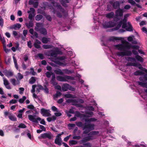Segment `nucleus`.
<instances>
[{
  "instance_id": "nucleus-1",
  "label": "nucleus",
  "mask_w": 147,
  "mask_h": 147,
  "mask_svg": "<svg viewBox=\"0 0 147 147\" xmlns=\"http://www.w3.org/2000/svg\"><path fill=\"white\" fill-rule=\"evenodd\" d=\"M122 38H119L117 37H113L112 38L111 40L113 41L116 40H121V44H118L115 45L114 46V47L116 49L118 50L122 51H119L117 52V55L123 57L124 56H130L131 53L130 51H126V49H129L131 48L136 49H139V47L137 45H129V43L127 41L122 40Z\"/></svg>"
},
{
  "instance_id": "nucleus-2",
  "label": "nucleus",
  "mask_w": 147,
  "mask_h": 147,
  "mask_svg": "<svg viewBox=\"0 0 147 147\" xmlns=\"http://www.w3.org/2000/svg\"><path fill=\"white\" fill-rule=\"evenodd\" d=\"M129 16V14H127L124 16V18L123 21H121L118 25L119 28L122 25V28H126V30L129 31H133V27L130 22H128L127 23V18Z\"/></svg>"
},
{
  "instance_id": "nucleus-3",
  "label": "nucleus",
  "mask_w": 147,
  "mask_h": 147,
  "mask_svg": "<svg viewBox=\"0 0 147 147\" xmlns=\"http://www.w3.org/2000/svg\"><path fill=\"white\" fill-rule=\"evenodd\" d=\"M51 3L54 6L57 7L58 9H59L61 11L62 13V15L61 13L59 12H56L55 9H54L53 11V12L55 14L56 13L57 16L59 18L61 17L62 16H63L65 17H66L67 16V12L64 9L62 8L61 6L59 5V3L56 2L54 1H52L51 2Z\"/></svg>"
},
{
  "instance_id": "nucleus-4",
  "label": "nucleus",
  "mask_w": 147,
  "mask_h": 147,
  "mask_svg": "<svg viewBox=\"0 0 147 147\" xmlns=\"http://www.w3.org/2000/svg\"><path fill=\"white\" fill-rule=\"evenodd\" d=\"M34 29L37 31L39 32L41 34L46 35L47 34V31L46 29L43 27V25L42 23H37Z\"/></svg>"
},
{
  "instance_id": "nucleus-5",
  "label": "nucleus",
  "mask_w": 147,
  "mask_h": 147,
  "mask_svg": "<svg viewBox=\"0 0 147 147\" xmlns=\"http://www.w3.org/2000/svg\"><path fill=\"white\" fill-rule=\"evenodd\" d=\"M94 129V125L90 123H85L83 127V129L84 130L83 133L84 134L88 133L90 131Z\"/></svg>"
},
{
  "instance_id": "nucleus-6",
  "label": "nucleus",
  "mask_w": 147,
  "mask_h": 147,
  "mask_svg": "<svg viewBox=\"0 0 147 147\" xmlns=\"http://www.w3.org/2000/svg\"><path fill=\"white\" fill-rule=\"evenodd\" d=\"M57 80L61 82L68 81L69 80H74V77L65 75L63 76H58L57 77Z\"/></svg>"
},
{
  "instance_id": "nucleus-7",
  "label": "nucleus",
  "mask_w": 147,
  "mask_h": 147,
  "mask_svg": "<svg viewBox=\"0 0 147 147\" xmlns=\"http://www.w3.org/2000/svg\"><path fill=\"white\" fill-rule=\"evenodd\" d=\"M62 90L63 91H66L69 90L72 91H74L75 89L72 87L71 86L67 84H63L61 86Z\"/></svg>"
},
{
  "instance_id": "nucleus-8",
  "label": "nucleus",
  "mask_w": 147,
  "mask_h": 147,
  "mask_svg": "<svg viewBox=\"0 0 147 147\" xmlns=\"http://www.w3.org/2000/svg\"><path fill=\"white\" fill-rule=\"evenodd\" d=\"M115 23L112 21L105 22L102 24L103 27L105 28L113 27L115 26Z\"/></svg>"
},
{
  "instance_id": "nucleus-9",
  "label": "nucleus",
  "mask_w": 147,
  "mask_h": 147,
  "mask_svg": "<svg viewBox=\"0 0 147 147\" xmlns=\"http://www.w3.org/2000/svg\"><path fill=\"white\" fill-rule=\"evenodd\" d=\"M35 116L32 115H28V118L30 120L35 123H37L38 121H40L41 120V118L39 117L35 118Z\"/></svg>"
},
{
  "instance_id": "nucleus-10",
  "label": "nucleus",
  "mask_w": 147,
  "mask_h": 147,
  "mask_svg": "<svg viewBox=\"0 0 147 147\" xmlns=\"http://www.w3.org/2000/svg\"><path fill=\"white\" fill-rule=\"evenodd\" d=\"M41 113L43 116L45 117H48L51 115L50 111L44 108L41 109Z\"/></svg>"
},
{
  "instance_id": "nucleus-11",
  "label": "nucleus",
  "mask_w": 147,
  "mask_h": 147,
  "mask_svg": "<svg viewBox=\"0 0 147 147\" xmlns=\"http://www.w3.org/2000/svg\"><path fill=\"white\" fill-rule=\"evenodd\" d=\"M123 10L120 8L116 10L115 12V18L117 19L119 17H122L123 15Z\"/></svg>"
},
{
  "instance_id": "nucleus-12",
  "label": "nucleus",
  "mask_w": 147,
  "mask_h": 147,
  "mask_svg": "<svg viewBox=\"0 0 147 147\" xmlns=\"http://www.w3.org/2000/svg\"><path fill=\"white\" fill-rule=\"evenodd\" d=\"M53 137V136L51 133H45L41 134V136L39 138L43 139L47 138L49 139H51Z\"/></svg>"
},
{
  "instance_id": "nucleus-13",
  "label": "nucleus",
  "mask_w": 147,
  "mask_h": 147,
  "mask_svg": "<svg viewBox=\"0 0 147 147\" xmlns=\"http://www.w3.org/2000/svg\"><path fill=\"white\" fill-rule=\"evenodd\" d=\"M94 139L92 136H88L85 137L83 138V139L80 141V144H85V142H88L91 140Z\"/></svg>"
},
{
  "instance_id": "nucleus-14",
  "label": "nucleus",
  "mask_w": 147,
  "mask_h": 147,
  "mask_svg": "<svg viewBox=\"0 0 147 147\" xmlns=\"http://www.w3.org/2000/svg\"><path fill=\"white\" fill-rule=\"evenodd\" d=\"M61 142L62 140L61 137L57 135L55 140V143L59 146H61Z\"/></svg>"
},
{
  "instance_id": "nucleus-15",
  "label": "nucleus",
  "mask_w": 147,
  "mask_h": 147,
  "mask_svg": "<svg viewBox=\"0 0 147 147\" xmlns=\"http://www.w3.org/2000/svg\"><path fill=\"white\" fill-rule=\"evenodd\" d=\"M106 17L109 19L114 18V13L113 12H111L105 14Z\"/></svg>"
},
{
  "instance_id": "nucleus-16",
  "label": "nucleus",
  "mask_w": 147,
  "mask_h": 147,
  "mask_svg": "<svg viewBox=\"0 0 147 147\" xmlns=\"http://www.w3.org/2000/svg\"><path fill=\"white\" fill-rule=\"evenodd\" d=\"M10 81L12 84L14 86L19 84H20L19 80H16L14 78L11 79L10 80Z\"/></svg>"
},
{
  "instance_id": "nucleus-17",
  "label": "nucleus",
  "mask_w": 147,
  "mask_h": 147,
  "mask_svg": "<svg viewBox=\"0 0 147 147\" xmlns=\"http://www.w3.org/2000/svg\"><path fill=\"white\" fill-rule=\"evenodd\" d=\"M5 75L7 77L12 76L13 74V73L11 71H4Z\"/></svg>"
},
{
  "instance_id": "nucleus-18",
  "label": "nucleus",
  "mask_w": 147,
  "mask_h": 147,
  "mask_svg": "<svg viewBox=\"0 0 147 147\" xmlns=\"http://www.w3.org/2000/svg\"><path fill=\"white\" fill-rule=\"evenodd\" d=\"M64 96L65 97L67 98H74L76 97L75 95H73L70 94H64Z\"/></svg>"
},
{
  "instance_id": "nucleus-19",
  "label": "nucleus",
  "mask_w": 147,
  "mask_h": 147,
  "mask_svg": "<svg viewBox=\"0 0 147 147\" xmlns=\"http://www.w3.org/2000/svg\"><path fill=\"white\" fill-rule=\"evenodd\" d=\"M134 38V36H129L127 38V40L129 41L132 42V43L133 44H137V42L136 40L133 41Z\"/></svg>"
},
{
  "instance_id": "nucleus-20",
  "label": "nucleus",
  "mask_w": 147,
  "mask_h": 147,
  "mask_svg": "<svg viewBox=\"0 0 147 147\" xmlns=\"http://www.w3.org/2000/svg\"><path fill=\"white\" fill-rule=\"evenodd\" d=\"M25 24L27 27L28 28L32 27L33 26V21L32 20L29 21L28 23L27 22Z\"/></svg>"
},
{
  "instance_id": "nucleus-21",
  "label": "nucleus",
  "mask_w": 147,
  "mask_h": 147,
  "mask_svg": "<svg viewBox=\"0 0 147 147\" xmlns=\"http://www.w3.org/2000/svg\"><path fill=\"white\" fill-rule=\"evenodd\" d=\"M119 3L118 1H116L113 3V7L115 9H117L119 8Z\"/></svg>"
},
{
  "instance_id": "nucleus-22",
  "label": "nucleus",
  "mask_w": 147,
  "mask_h": 147,
  "mask_svg": "<svg viewBox=\"0 0 147 147\" xmlns=\"http://www.w3.org/2000/svg\"><path fill=\"white\" fill-rule=\"evenodd\" d=\"M59 1L62 5L65 7H66L67 6L66 3H69V0H64V1L63 0H59Z\"/></svg>"
},
{
  "instance_id": "nucleus-23",
  "label": "nucleus",
  "mask_w": 147,
  "mask_h": 147,
  "mask_svg": "<svg viewBox=\"0 0 147 147\" xmlns=\"http://www.w3.org/2000/svg\"><path fill=\"white\" fill-rule=\"evenodd\" d=\"M56 119L57 118L55 116L53 115L51 117H48L47 120L49 122H50L51 121H55Z\"/></svg>"
},
{
  "instance_id": "nucleus-24",
  "label": "nucleus",
  "mask_w": 147,
  "mask_h": 147,
  "mask_svg": "<svg viewBox=\"0 0 147 147\" xmlns=\"http://www.w3.org/2000/svg\"><path fill=\"white\" fill-rule=\"evenodd\" d=\"M50 39L45 37H43L42 39V42L44 43H47L48 42L50 41Z\"/></svg>"
},
{
  "instance_id": "nucleus-25",
  "label": "nucleus",
  "mask_w": 147,
  "mask_h": 147,
  "mask_svg": "<svg viewBox=\"0 0 147 147\" xmlns=\"http://www.w3.org/2000/svg\"><path fill=\"white\" fill-rule=\"evenodd\" d=\"M54 72L56 74L60 75H63V72L62 70V71L61 69H57L56 70H54Z\"/></svg>"
},
{
  "instance_id": "nucleus-26",
  "label": "nucleus",
  "mask_w": 147,
  "mask_h": 147,
  "mask_svg": "<svg viewBox=\"0 0 147 147\" xmlns=\"http://www.w3.org/2000/svg\"><path fill=\"white\" fill-rule=\"evenodd\" d=\"M63 73H65L67 74H69L73 73L74 71H71L70 70H69L67 69H63L62 70Z\"/></svg>"
},
{
  "instance_id": "nucleus-27",
  "label": "nucleus",
  "mask_w": 147,
  "mask_h": 147,
  "mask_svg": "<svg viewBox=\"0 0 147 147\" xmlns=\"http://www.w3.org/2000/svg\"><path fill=\"white\" fill-rule=\"evenodd\" d=\"M21 27V25L19 24H16L13 25L12 28L15 30H16L17 28L19 29Z\"/></svg>"
},
{
  "instance_id": "nucleus-28",
  "label": "nucleus",
  "mask_w": 147,
  "mask_h": 147,
  "mask_svg": "<svg viewBox=\"0 0 147 147\" xmlns=\"http://www.w3.org/2000/svg\"><path fill=\"white\" fill-rule=\"evenodd\" d=\"M55 62L57 64L59 65L62 66H64L67 65V64L64 63H62L60 61H55Z\"/></svg>"
},
{
  "instance_id": "nucleus-29",
  "label": "nucleus",
  "mask_w": 147,
  "mask_h": 147,
  "mask_svg": "<svg viewBox=\"0 0 147 147\" xmlns=\"http://www.w3.org/2000/svg\"><path fill=\"white\" fill-rule=\"evenodd\" d=\"M9 119L12 121H16V118L12 114H10L8 116Z\"/></svg>"
},
{
  "instance_id": "nucleus-30",
  "label": "nucleus",
  "mask_w": 147,
  "mask_h": 147,
  "mask_svg": "<svg viewBox=\"0 0 147 147\" xmlns=\"http://www.w3.org/2000/svg\"><path fill=\"white\" fill-rule=\"evenodd\" d=\"M36 81V78L34 77H32L29 80V83L31 84H34Z\"/></svg>"
},
{
  "instance_id": "nucleus-31",
  "label": "nucleus",
  "mask_w": 147,
  "mask_h": 147,
  "mask_svg": "<svg viewBox=\"0 0 147 147\" xmlns=\"http://www.w3.org/2000/svg\"><path fill=\"white\" fill-rule=\"evenodd\" d=\"M144 74L143 72L139 70L136 71L134 73V75L135 76L142 75Z\"/></svg>"
},
{
  "instance_id": "nucleus-32",
  "label": "nucleus",
  "mask_w": 147,
  "mask_h": 147,
  "mask_svg": "<svg viewBox=\"0 0 147 147\" xmlns=\"http://www.w3.org/2000/svg\"><path fill=\"white\" fill-rule=\"evenodd\" d=\"M97 119L94 118H91L90 119H85V121L86 122H89L91 121H95Z\"/></svg>"
},
{
  "instance_id": "nucleus-33",
  "label": "nucleus",
  "mask_w": 147,
  "mask_h": 147,
  "mask_svg": "<svg viewBox=\"0 0 147 147\" xmlns=\"http://www.w3.org/2000/svg\"><path fill=\"white\" fill-rule=\"evenodd\" d=\"M136 59L138 61H140L141 62H142L143 61V58L140 56L137 55L135 57Z\"/></svg>"
},
{
  "instance_id": "nucleus-34",
  "label": "nucleus",
  "mask_w": 147,
  "mask_h": 147,
  "mask_svg": "<svg viewBox=\"0 0 147 147\" xmlns=\"http://www.w3.org/2000/svg\"><path fill=\"white\" fill-rule=\"evenodd\" d=\"M99 132L97 131H94L90 132L88 134L89 135L94 136L98 134Z\"/></svg>"
},
{
  "instance_id": "nucleus-35",
  "label": "nucleus",
  "mask_w": 147,
  "mask_h": 147,
  "mask_svg": "<svg viewBox=\"0 0 147 147\" xmlns=\"http://www.w3.org/2000/svg\"><path fill=\"white\" fill-rule=\"evenodd\" d=\"M43 88L42 86L40 85H38L37 86L36 88V92H40V90L43 89Z\"/></svg>"
},
{
  "instance_id": "nucleus-36",
  "label": "nucleus",
  "mask_w": 147,
  "mask_h": 147,
  "mask_svg": "<svg viewBox=\"0 0 147 147\" xmlns=\"http://www.w3.org/2000/svg\"><path fill=\"white\" fill-rule=\"evenodd\" d=\"M78 142V141L75 140H71L69 141L70 145L76 144Z\"/></svg>"
},
{
  "instance_id": "nucleus-37",
  "label": "nucleus",
  "mask_w": 147,
  "mask_h": 147,
  "mask_svg": "<svg viewBox=\"0 0 147 147\" xmlns=\"http://www.w3.org/2000/svg\"><path fill=\"white\" fill-rule=\"evenodd\" d=\"M42 18V16L41 15L39 14L36 15L35 18V19L36 21H39L41 20Z\"/></svg>"
},
{
  "instance_id": "nucleus-38",
  "label": "nucleus",
  "mask_w": 147,
  "mask_h": 147,
  "mask_svg": "<svg viewBox=\"0 0 147 147\" xmlns=\"http://www.w3.org/2000/svg\"><path fill=\"white\" fill-rule=\"evenodd\" d=\"M61 94V92L57 91V92L56 94L54 95V99L56 98L58 96H60Z\"/></svg>"
},
{
  "instance_id": "nucleus-39",
  "label": "nucleus",
  "mask_w": 147,
  "mask_h": 147,
  "mask_svg": "<svg viewBox=\"0 0 147 147\" xmlns=\"http://www.w3.org/2000/svg\"><path fill=\"white\" fill-rule=\"evenodd\" d=\"M57 51H53L51 53V56H54V57H56L57 54H58Z\"/></svg>"
},
{
  "instance_id": "nucleus-40",
  "label": "nucleus",
  "mask_w": 147,
  "mask_h": 147,
  "mask_svg": "<svg viewBox=\"0 0 147 147\" xmlns=\"http://www.w3.org/2000/svg\"><path fill=\"white\" fill-rule=\"evenodd\" d=\"M11 60V59L10 57H6L5 59V62L6 63L7 65L9 64L10 63Z\"/></svg>"
},
{
  "instance_id": "nucleus-41",
  "label": "nucleus",
  "mask_w": 147,
  "mask_h": 147,
  "mask_svg": "<svg viewBox=\"0 0 147 147\" xmlns=\"http://www.w3.org/2000/svg\"><path fill=\"white\" fill-rule=\"evenodd\" d=\"M127 65L129 66H132L134 67L137 66L138 64L137 63H128Z\"/></svg>"
},
{
  "instance_id": "nucleus-42",
  "label": "nucleus",
  "mask_w": 147,
  "mask_h": 147,
  "mask_svg": "<svg viewBox=\"0 0 147 147\" xmlns=\"http://www.w3.org/2000/svg\"><path fill=\"white\" fill-rule=\"evenodd\" d=\"M42 47L45 49H47L52 48V46L50 45H44L42 46Z\"/></svg>"
},
{
  "instance_id": "nucleus-43",
  "label": "nucleus",
  "mask_w": 147,
  "mask_h": 147,
  "mask_svg": "<svg viewBox=\"0 0 147 147\" xmlns=\"http://www.w3.org/2000/svg\"><path fill=\"white\" fill-rule=\"evenodd\" d=\"M17 76L18 78H16L17 79H18L20 80L23 78V76L20 73L18 74Z\"/></svg>"
},
{
  "instance_id": "nucleus-44",
  "label": "nucleus",
  "mask_w": 147,
  "mask_h": 147,
  "mask_svg": "<svg viewBox=\"0 0 147 147\" xmlns=\"http://www.w3.org/2000/svg\"><path fill=\"white\" fill-rule=\"evenodd\" d=\"M26 97L25 96H23L22 98L19 99V102L21 103H23L24 100L26 99Z\"/></svg>"
},
{
  "instance_id": "nucleus-45",
  "label": "nucleus",
  "mask_w": 147,
  "mask_h": 147,
  "mask_svg": "<svg viewBox=\"0 0 147 147\" xmlns=\"http://www.w3.org/2000/svg\"><path fill=\"white\" fill-rule=\"evenodd\" d=\"M127 60L128 61L131 62H136V58L132 57H128Z\"/></svg>"
},
{
  "instance_id": "nucleus-46",
  "label": "nucleus",
  "mask_w": 147,
  "mask_h": 147,
  "mask_svg": "<svg viewBox=\"0 0 147 147\" xmlns=\"http://www.w3.org/2000/svg\"><path fill=\"white\" fill-rule=\"evenodd\" d=\"M66 102L67 103L76 102H77V101L76 100L68 99L67 100Z\"/></svg>"
},
{
  "instance_id": "nucleus-47",
  "label": "nucleus",
  "mask_w": 147,
  "mask_h": 147,
  "mask_svg": "<svg viewBox=\"0 0 147 147\" xmlns=\"http://www.w3.org/2000/svg\"><path fill=\"white\" fill-rule=\"evenodd\" d=\"M139 79L141 81H147V74L145 75L143 78L142 77H140Z\"/></svg>"
},
{
  "instance_id": "nucleus-48",
  "label": "nucleus",
  "mask_w": 147,
  "mask_h": 147,
  "mask_svg": "<svg viewBox=\"0 0 147 147\" xmlns=\"http://www.w3.org/2000/svg\"><path fill=\"white\" fill-rule=\"evenodd\" d=\"M18 127L20 128H25L26 127V126L24 124L21 123L19 124Z\"/></svg>"
},
{
  "instance_id": "nucleus-49",
  "label": "nucleus",
  "mask_w": 147,
  "mask_h": 147,
  "mask_svg": "<svg viewBox=\"0 0 147 147\" xmlns=\"http://www.w3.org/2000/svg\"><path fill=\"white\" fill-rule=\"evenodd\" d=\"M3 84L5 86V85H7V84H9V82L8 80L6 78H3Z\"/></svg>"
},
{
  "instance_id": "nucleus-50",
  "label": "nucleus",
  "mask_w": 147,
  "mask_h": 147,
  "mask_svg": "<svg viewBox=\"0 0 147 147\" xmlns=\"http://www.w3.org/2000/svg\"><path fill=\"white\" fill-rule=\"evenodd\" d=\"M30 11H27L28 13H32L34 14L35 12V9L33 8H30Z\"/></svg>"
},
{
  "instance_id": "nucleus-51",
  "label": "nucleus",
  "mask_w": 147,
  "mask_h": 147,
  "mask_svg": "<svg viewBox=\"0 0 147 147\" xmlns=\"http://www.w3.org/2000/svg\"><path fill=\"white\" fill-rule=\"evenodd\" d=\"M56 113H54L55 116L56 117H59L61 116L62 115V114L60 112V111L59 110L58 112H56Z\"/></svg>"
},
{
  "instance_id": "nucleus-52",
  "label": "nucleus",
  "mask_w": 147,
  "mask_h": 147,
  "mask_svg": "<svg viewBox=\"0 0 147 147\" xmlns=\"http://www.w3.org/2000/svg\"><path fill=\"white\" fill-rule=\"evenodd\" d=\"M86 109L90 111H93L94 110V108L92 106H88L86 107Z\"/></svg>"
},
{
  "instance_id": "nucleus-53",
  "label": "nucleus",
  "mask_w": 147,
  "mask_h": 147,
  "mask_svg": "<svg viewBox=\"0 0 147 147\" xmlns=\"http://www.w3.org/2000/svg\"><path fill=\"white\" fill-rule=\"evenodd\" d=\"M37 56L41 59H44V56L43 54H42L39 53L38 54Z\"/></svg>"
},
{
  "instance_id": "nucleus-54",
  "label": "nucleus",
  "mask_w": 147,
  "mask_h": 147,
  "mask_svg": "<svg viewBox=\"0 0 147 147\" xmlns=\"http://www.w3.org/2000/svg\"><path fill=\"white\" fill-rule=\"evenodd\" d=\"M17 102V100L14 99H12L11 100H10L9 102V103L10 104H15Z\"/></svg>"
},
{
  "instance_id": "nucleus-55",
  "label": "nucleus",
  "mask_w": 147,
  "mask_h": 147,
  "mask_svg": "<svg viewBox=\"0 0 147 147\" xmlns=\"http://www.w3.org/2000/svg\"><path fill=\"white\" fill-rule=\"evenodd\" d=\"M76 125L78 127H82L83 125L82 123L81 122H76Z\"/></svg>"
},
{
  "instance_id": "nucleus-56",
  "label": "nucleus",
  "mask_w": 147,
  "mask_h": 147,
  "mask_svg": "<svg viewBox=\"0 0 147 147\" xmlns=\"http://www.w3.org/2000/svg\"><path fill=\"white\" fill-rule=\"evenodd\" d=\"M51 109L54 112H58V111L59 110H58L54 106H53L52 107Z\"/></svg>"
},
{
  "instance_id": "nucleus-57",
  "label": "nucleus",
  "mask_w": 147,
  "mask_h": 147,
  "mask_svg": "<svg viewBox=\"0 0 147 147\" xmlns=\"http://www.w3.org/2000/svg\"><path fill=\"white\" fill-rule=\"evenodd\" d=\"M27 108L29 109L33 110H34V106L32 105H28L27 106Z\"/></svg>"
},
{
  "instance_id": "nucleus-58",
  "label": "nucleus",
  "mask_w": 147,
  "mask_h": 147,
  "mask_svg": "<svg viewBox=\"0 0 147 147\" xmlns=\"http://www.w3.org/2000/svg\"><path fill=\"white\" fill-rule=\"evenodd\" d=\"M138 68L139 69L142 70L147 74V69H146L145 68H143L142 66L141 65H140V66L138 67Z\"/></svg>"
},
{
  "instance_id": "nucleus-59",
  "label": "nucleus",
  "mask_w": 147,
  "mask_h": 147,
  "mask_svg": "<svg viewBox=\"0 0 147 147\" xmlns=\"http://www.w3.org/2000/svg\"><path fill=\"white\" fill-rule=\"evenodd\" d=\"M83 145L86 146L87 147H91V144L89 142H87L85 144H83Z\"/></svg>"
},
{
  "instance_id": "nucleus-60",
  "label": "nucleus",
  "mask_w": 147,
  "mask_h": 147,
  "mask_svg": "<svg viewBox=\"0 0 147 147\" xmlns=\"http://www.w3.org/2000/svg\"><path fill=\"white\" fill-rule=\"evenodd\" d=\"M52 74V73H50L49 71H47L46 73V75L47 77L49 78L50 77L51 75Z\"/></svg>"
},
{
  "instance_id": "nucleus-61",
  "label": "nucleus",
  "mask_w": 147,
  "mask_h": 147,
  "mask_svg": "<svg viewBox=\"0 0 147 147\" xmlns=\"http://www.w3.org/2000/svg\"><path fill=\"white\" fill-rule=\"evenodd\" d=\"M46 19L49 21H51L52 20V18L51 16L49 15L45 16Z\"/></svg>"
},
{
  "instance_id": "nucleus-62",
  "label": "nucleus",
  "mask_w": 147,
  "mask_h": 147,
  "mask_svg": "<svg viewBox=\"0 0 147 147\" xmlns=\"http://www.w3.org/2000/svg\"><path fill=\"white\" fill-rule=\"evenodd\" d=\"M128 2L132 5H134L136 4V2L133 0H128Z\"/></svg>"
},
{
  "instance_id": "nucleus-63",
  "label": "nucleus",
  "mask_w": 147,
  "mask_h": 147,
  "mask_svg": "<svg viewBox=\"0 0 147 147\" xmlns=\"http://www.w3.org/2000/svg\"><path fill=\"white\" fill-rule=\"evenodd\" d=\"M43 89L45 93H49V89L45 86L44 88H43Z\"/></svg>"
},
{
  "instance_id": "nucleus-64",
  "label": "nucleus",
  "mask_w": 147,
  "mask_h": 147,
  "mask_svg": "<svg viewBox=\"0 0 147 147\" xmlns=\"http://www.w3.org/2000/svg\"><path fill=\"white\" fill-rule=\"evenodd\" d=\"M81 138V137L80 136H75L73 137V139H76L79 140Z\"/></svg>"
}]
</instances>
